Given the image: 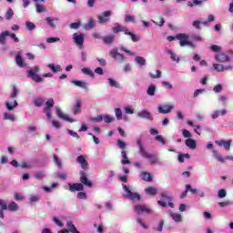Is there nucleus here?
<instances>
[{"label": "nucleus", "instance_id": "obj_1", "mask_svg": "<svg viewBox=\"0 0 233 233\" xmlns=\"http://www.w3.org/2000/svg\"><path fill=\"white\" fill-rule=\"evenodd\" d=\"M175 37H177V39L179 41V46H181L182 47L188 46L193 49L196 48V45L193 42L189 41V35H187V34L181 33L175 35Z\"/></svg>", "mask_w": 233, "mask_h": 233}, {"label": "nucleus", "instance_id": "obj_2", "mask_svg": "<svg viewBox=\"0 0 233 233\" xmlns=\"http://www.w3.org/2000/svg\"><path fill=\"white\" fill-rule=\"evenodd\" d=\"M39 66H35L33 67V69H30L28 71V77L33 79V81H35V83H42L43 79L41 78V76H38V72H39Z\"/></svg>", "mask_w": 233, "mask_h": 233}, {"label": "nucleus", "instance_id": "obj_3", "mask_svg": "<svg viewBox=\"0 0 233 233\" xmlns=\"http://www.w3.org/2000/svg\"><path fill=\"white\" fill-rule=\"evenodd\" d=\"M134 211L137 213V215H143V214H147V215H151L153 213V210L148 208L147 206L145 205H136L134 207Z\"/></svg>", "mask_w": 233, "mask_h": 233}, {"label": "nucleus", "instance_id": "obj_4", "mask_svg": "<svg viewBox=\"0 0 233 233\" xmlns=\"http://www.w3.org/2000/svg\"><path fill=\"white\" fill-rule=\"evenodd\" d=\"M122 188H124V190L127 193V198H128L131 201H134L137 199V201H141V196L137 193H133L131 190H129V187L125 185L122 184Z\"/></svg>", "mask_w": 233, "mask_h": 233}, {"label": "nucleus", "instance_id": "obj_5", "mask_svg": "<svg viewBox=\"0 0 233 233\" xmlns=\"http://www.w3.org/2000/svg\"><path fill=\"white\" fill-rule=\"evenodd\" d=\"M112 15L111 11H105L102 13L101 15H97V20L98 23H100L101 25H105L106 23H109L110 21V15Z\"/></svg>", "mask_w": 233, "mask_h": 233}, {"label": "nucleus", "instance_id": "obj_6", "mask_svg": "<svg viewBox=\"0 0 233 233\" xmlns=\"http://www.w3.org/2000/svg\"><path fill=\"white\" fill-rule=\"evenodd\" d=\"M80 181H81V185L86 186L87 187H92V182L86 177V171L80 172Z\"/></svg>", "mask_w": 233, "mask_h": 233}, {"label": "nucleus", "instance_id": "obj_7", "mask_svg": "<svg viewBox=\"0 0 233 233\" xmlns=\"http://www.w3.org/2000/svg\"><path fill=\"white\" fill-rule=\"evenodd\" d=\"M110 56L115 58L116 61H119L120 63H123L125 61L124 55L119 54L117 48L110 51Z\"/></svg>", "mask_w": 233, "mask_h": 233}, {"label": "nucleus", "instance_id": "obj_8", "mask_svg": "<svg viewBox=\"0 0 233 233\" xmlns=\"http://www.w3.org/2000/svg\"><path fill=\"white\" fill-rule=\"evenodd\" d=\"M76 162L80 164L83 170H88L89 163L86 161L85 156L81 155L77 157Z\"/></svg>", "mask_w": 233, "mask_h": 233}, {"label": "nucleus", "instance_id": "obj_9", "mask_svg": "<svg viewBox=\"0 0 233 233\" xmlns=\"http://www.w3.org/2000/svg\"><path fill=\"white\" fill-rule=\"evenodd\" d=\"M216 145L219 147H224L225 150L229 151L230 147L232 146V140H216Z\"/></svg>", "mask_w": 233, "mask_h": 233}, {"label": "nucleus", "instance_id": "obj_10", "mask_svg": "<svg viewBox=\"0 0 233 233\" xmlns=\"http://www.w3.org/2000/svg\"><path fill=\"white\" fill-rule=\"evenodd\" d=\"M56 115L60 119H64L65 121L68 122V123H76V120L67 116V115H66L65 113L62 112V110L60 108L56 109Z\"/></svg>", "mask_w": 233, "mask_h": 233}, {"label": "nucleus", "instance_id": "obj_11", "mask_svg": "<svg viewBox=\"0 0 233 233\" xmlns=\"http://www.w3.org/2000/svg\"><path fill=\"white\" fill-rule=\"evenodd\" d=\"M137 146H138L139 154L141 155V157H147L151 155V154H148V152L147 150H145V147H144V146L142 144V139L141 138H138L137 140Z\"/></svg>", "mask_w": 233, "mask_h": 233}, {"label": "nucleus", "instance_id": "obj_12", "mask_svg": "<svg viewBox=\"0 0 233 233\" xmlns=\"http://www.w3.org/2000/svg\"><path fill=\"white\" fill-rule=\"evenodd\" d=\"M69 191L72 193H75L76 191H84V185L81 183H74V184H68Z\"/></svg>", "mask_w": 233, "mask_h": 233}, {"label": "nucleus", "instance_id": "obj_13", "mask_svg": "<svg viewBox=\"0 0 233 233\" xmlns=\"http://www.w3.org/2000/svg\"><path fill=\"white\" fill-rule=\"evenodd\" d=\"M73 39H74V43L76 44L77 46H84V42H85V36L84 35H77L76 33H75L73 35Z\"/></svg>", "mask_w": 233, "mask_h": 233}, {"label": "nucleus", "instance_id": "obj_14", "mask_svg": "<svg viewBox=\"0 0 233 233\" xmlns=\"http://www.w3.org/2000/svg\"><path fill=\"white\" fill-rule=\"evenodd\" d=\"M112 32L114 34H118L120 32H124V34L126 35L127 33H128V28L126 26L121 25L120 24H116L115 27H112Z\"/></svg>", "mask_w": 233, "mask_h": 233}, {"label": "nucleus", "instance_id": "obj_15", "mask_svg": "<svg viewBox=\"0 0 233 233\" xmlns=\"http://www.w3.org/2000/svg\"><path fill=\"white\" fill-rule=\"evenodd\" d=\"M213 68L218 73L224 72L226 70H229L233 68V66H223L220 64H213Z\"/></svg>", "mask_w": 233, "mask_h": 233}, {"label": "nucleus", "instance_id": "obj_16", "mask_svg": "<svg viewBox=\"0 0 233 233\" xmlns=\"http://www.w3.org/2000/svg\"><path fill=\"white\" fill-rule=\"evenodd\" d=\"M172 109H173V106L171 105H163L158 106L159 114H163V115L170 113Z\"/></svg>", "mask_w": 233, "mask_h": 233}, {"label": "nucleus", "instance_id": "obj_17", "mask_svg": "<svg viewBox=\"0 0 233 233\" xmlns=\"http://www.w3.org/2000/svg\"><path fill=\"white\" fill-rule=\"evenodd\" d=\"M81 100L77 99L76 101H75V106L73 107V114L74 116L79 115L81 113Z\"/></svg>", "mask_w": 233, "mask_h": 233}, {"label": "nucleus", "instance_id": "obj_18", "mask_svg": "<svg viewBox=\"0 0 233 233\" xmlns=\"http://www.w3.org/2000/svg\"><path fill=\"white\" fill-rule=\"evenodd\" d=\"M140 177L143 181H146V182H152L153 181V177L151 176V173L147 172V171L141 172Z\"/></svg>", "mask_w": 233, "mask_h": 233}, {"label": "nucleus", "instance_id": "obj_19", "mask_svg": "<svg viewBox=\"0 0 233 233\" xmlns=\"http://www.w3.org/2000/svg\"><path fill=\"white\" fill-rule=\"evenodd\" d=\"M215 59H216V61L220 62V63L228 62L230 60L229 56L228 55H224V54L216 55Z\"/></svg>", "mask_w": 233, "mask_h": 233}, {"label": "nucleus", "instance_id": "obj_20", "mask_svg": "<svg viewBox=\"0 0 233 233\" xmlns=\"http://www.w3.org/2000/svg\"><path fill=\"white\" fill-rule=\"evenodd\" d=\"M15 64L21 68L26 67L27 64L24 62L23 57L21 55H16L15 56Z\"/></svg>", "mask_w": 233, "mask_h": 233}, {"label": "nucleus", "instance_id": "obj_21", "mask_svg": "<svg viewBox=\"0 0 233 233\" xmlns=\"http://www.w3.org/2000/svg\"><path fill=\"white\" fill-rule=\"evenodd\" d=\"M138 116L140 118L147 119L150 121L153 120V116H152L151 113H149L147 110H143V111H141V113H138Z\"/></svg>", "mask_w": 233, "mask_h": 233}, {"label": "nucleus", "instance_id": "obj_22", "mask_svg": "<svg viewBox=\"0 0 233 233\" xmlns=\"http://www.w3.org/2000/svg\"><path fill=\"white\" fill-rule=\"evenodd\" d=\"M72 85H75L78 87H81V88H84V89H86L87 88V86H86V82L85 81H81V80H73L71 81Z\"/></svg>", "mask_w": 233, "mask_h": 233}, {"label": "nucleus", "instance_id": "obj_23", "mask_svg": "<svg viewBox=\"0 0 233 233\" xmlns=\"http://www.w3.org/2000/svg\"><path fill=\"white\" fill-rule=\"evenodd\" d=\"M102 40H103V43H105L106 45H111L115 40V36L114 35H106V36H103Z\"/></svg>", "mask_w": 233, "mask_h": 233}, {"label": "nucleus", "instance_id": "obj_24", "mask_svg": "<svg viewBox=\"0 0 233 233\" xmlns=\"http://www.w3.org/2000/svg\"><path fill=\"white\" fill-rule=\"evenodd\" d=\"M145 193L148 194L149 196H156L157 189L156 187L149 186L147 188H145Z\"/></svg>", "mask_w": 233, "mask_h": 233}, {"label": "nucleus", "instance_id": "obj_25", "mask_svg": "<svg viewBox=\"0 0 233 233\" xmlns=\"http://www.w3.org/2000/svg\"><path fill=\"white\" fill-rule=\"evenodd\" d=\"M121 157H122V159H121L122 165H129L130 164L127 151H125V150L121 151Z\"/></svg>", "mask_w": 233, "mask_h": 233}, {"label": "nucleus", "instance_id": "obj_26", "mask_svg": "<svg viewBox=\"0 0 233 233\" xmlns=\"http://www.w3.org/2000/svg\"><path fill=\"white\" fill-rule=\"evenodd\" d=\"M125 35H129L131 37V41H133V42H138L141 40V35H135L133 32L128 31Z\"/></svg>", "mask_w": 233, "mask_h": 233}, {"label": "nucleus", "instance_id": "obj_27", "mask_svg": "<svg viewBox=\"0 0 233 233\" xmlns=\"http://www.w3.org/2000/svg\"><path fill=\"white\" fill-rule=\"evenodd\" d=\"M48 68H50V70H52L53 73H60L62 72V68L60 65L55 66L54 64H49Z\"/></svg>", "mask_w": 233, "mask_h": 233}, {"label": "nucleus", "instance_id": "obj_28", "mask_svg": "<svg viewBox=\"0 0 233 233\" xmlns=\"http://www.w3.org/2000/svg\"><path fill=\"white\" fill-rule=\"evenodd\" d=\"M145 158H148L150 165H156L158 163V158H157V155H148V156L145 157Z\"/></svg>", "mask_w": 233, "mask_h": 233}, {"label": "nucleus", "instance_id": "obj_29", "mask_svg": "<svg viewBox=\"0 0 233 233\" xmlns=\"http://www.w3.org/2000/svg\"><path fill=\"white\" fill-rule=\"evenodd\" d=\"M165 53L171 56L172 61H177V63L180 62V58L177 57V55L175 53H173V51L171 49H166Z\"/></svg>", "mask_w": 233, "mask_h": 233}, {"label": "nucleus", "instance_id": "obj_30", "mask_svg": "<svg viewBox=\"0 0 233 233\" xmlns=\"http://www.w3.org/2000/svg\"><path fill=\"white\" fill-rule=\"evenodd\" d=\"M14 104V105H12ZM18 106V103L17 101H14V103H11L9 101H6L5 102V107L8 111H13L15 107H17Z\"/></svg>", "mask_w": 233, "mask_h": 233}, {"label": "nucleus", "instance_id": "obj_31", "mask_svg": "<svg viewBox=\"0 0 233 233\" xmlns=\"http://www.w3.org/2000/svg\"><path fill=\"white\" fill-rule=\"evenodd\" d=\"M153 23L157 26H163V25H164V23H166V21L164 20L162 15H157V16H156V21H153Z\"/></svg>", "mask_w": 233, "mask_h": 233}, {"label": "nucleus", "instance_id": "obj_32", "mask_svg": "<svg viewBox=\"0 0 233 233\" xmlns=\"http://www.w3.org/2000/svg\"><path fill=\"white\" fill-rule=\"evenodd\" d=\"M55 21H58L57 18H52L50 16L48 17H46V22H47L48 25L52 28H56V25L54 24Z\"/></svg>", "mask_w": 233, "mask_h": 233}, {"label": "nucleus", "instance_id": "obj_33", "mask_svg": "<svg viewBox=\"0 0 233 233\" xmlns=\"http://www.w3.org/2000/svg\"><path fill=\"white\" fill-rule=\"evenodd\" d=\"M68 230H70L71 233H80L75 225H73L72 221H67L66 223Z\"/></svg>", "mask_w": 233, "mask_h": 233}, {"label": "nucleus", "instance_id": "obj_34", "mask_svg": "<svg viewBox=\"0 0 233 233\" xmlns=\"http://www.w3.org/2000/svg\"><path fill=\"white\" fill-rule=\"evenodd\" d=\"M160 198H162L164 201H167V202H170L173 199L170 194H168L167 191L160 193Z\"/></svg>", "mask_w": 233, "mask_h": 233}, {"label": "nucleus", "instance_id": "obj_35", "mask_svg": "<svg viewBox=\"0 0 233 233\" xmlns=\"http://www.w3.org/2000/svg\"><path fill=\"white\" fill-rule=\"evenodd\" d=\"M186 145L190 149H196V141L194 139H191V138L187 139Z\"/></svg>", "mask_w": 233, "mask_h": 233}, {"label": "nucleus", "instance_id": "obj_36", "mask_svg": "<svg viewBox=\"0 0 233 233\" xmlns=\"http://www.w3.org/2000/svg\"><path fill=\"white\" fill-rule=\"evenodd\" d=\"M35 11L38 14H42L46 11V5H44L42 4H35Z\"/></svg>", "mask_w": 233, "mask_h": 233}, {"label": "nucleus", "instance_id": "obj_37", "mask_svg": "<svg viewBox=\"0 0 233 233\" xmlns=\"http://www.w3.org/2000/svg\"><path fill=\"white\" fill-rule=\"evenodd\" d=\"M213 157H215L218 160V162H225V158L216 150H213Z\"/></svg>", "mask_w": 233, "mask_h": 233}, {"label": "nucleus", "instance_id": "obj_38", "mask_svg": "<svg viewBox=\"0 0 233 233\" xmlns=\"http://www.w3.org/2000/svg\"><path fill=\"white\" fill-rule=\"evenodd\" d=\"M169 216L173 218V220H174L175 222L179 223V222L182 221V217H181L180 214L171 213V214H169Z\"/></svg>", "mask_w": 233, "mask_h": 233}, {"label": "nucleus", "instance_id": "obj_39", "mask_svg": "<svg viewBox=\"0 0 233 233\" xmlns=\"http://www.w3.org/2000/svg\"><path fill=\"white\" fill-rule=\"evenodd\" d=\"M9 35H10L9 31L2 32V34L0 35V44L1 45H5V37L8 36Z\"/></svg>", "mask_w": 233, "mask_h": 233}, {"label": "nucleus", "instance_id": "obj_40", "mask_svg": "<svg viewBox=\"0 0 233 233\" xmlns=\"http://www.w3.org/2000/svg\"><path fill=\"white\" fill-rule=\"evenodd\" d=\"M7 209L10 210V212H15L18 210V206L15 202H11L8 206H7Z\"/></svg>", "mask_w": 233, "mask_h": 233}, {"label": "nucleus", "instance_id": "obj_41", "mask_svg": "<svg viewBox=\"0 0 233 233\" xmlns=\"http://www.w3.org/2000/svg\"><path fill=\"white\" fill-rule=\"evenodd\" d=\"M54 100L53 98L48 99V101H46V107L44 110H51L52 107H54Z\"/></svg>", "mask_w": 233, "mask_h": 233}, {"label": "nucleus", "instance_id": "obj_42", "mask_svg": "<svg viewBox=\"0 0 233 233\" xmlns=\"http://www.w3.org/2000/svg\"><path fill=\"white\" fill-rule=\"evenodd\" d=\"M82 73H83L84 75L88 76L95 77L94 72H93L91 69H89L88 67H84V68L82 69Z\"/></svg>", "mask_w": 233, "mask_h": 233}, {"label": "nucleus", "instance_id": "obj_43", "mask_svg": "<svg viewBox=\"0 0 233 233\" xmlns=\"http://www.w3.org/2000/svg\"><path fill=\"white\" fill-rule=\"evenodd\" d=\"M41 199V196L39 195H32L29 198V203L33 204V203H36Z\"/></svg>", "mask_w": 233, "mask_h": 233}, {"label": "nucleus", "instance_id": "obj_44", "mask_svg": "<svg viewBox=\"0 0 233 233\" xmlns=\"http://www.w3.org/2000/svg\"><path fill=\"white\" fill-rule=\"evenodd\" d=\"M135 61L140 66L147 65V60H145V58H143L142 56H136Z\"/></svg>", "mask_w": 233, "mask_h": 233}, {"label": "nucleus", "instance_id": "obj_45", "mask_svg": "<svg viewBox=\"0 0 233 233\" xmlns=\"http://www.w3.org/2000/svg\"><path fill=\"white\" fill-rule=\"evenodd\" d=\"M25 26H26V29L29 31H33L36 29L35 24L29 21L25 22Z\"/></svg>", "mask_w": 233, "mask_h": 233}, {"label": "nucleus", "instance_id": "obj_46", "mask_svg": "<svg viewBox=\"0 0 233 233\" xmlns=\"http://www.w3.org/2000/svg\"><path fill=\"white\" fill-rule=\"evenodd\" d=\"M151 79H157L162 76V72L160 70H156V74H149Z\"/></svg>", "mask_w": 233, "mask_h": 233}, {"label": "nucleus", "instance_id": "obj_47", "mask_svg": "<svg viewBox=\"0 0 233 233\" xmlns=\"http://www.w3.org/2000/svg\"><path fill=\"white\" fill-rule=\"evenodd\" d=\"M95 27V22L94 20H90L88 21L87 24L84 25V28H86V30H91Z\"/></svg>", "mask_w": 233, "mask_h": 233}, {"label": "nucleus", "instance_id": "obj_48", "mask_svg": "<svg viewBox=\"0 0 233 233\" xmlns=\"http://www.w3.org/2000/svg\"><path fill=\"white\" fill-rule=\"evenodd\" d=\"M115 114H116V117L117 120L123 119V112L121 111L120 108H116L115 109Z\"/></svg>", "mask_w": 233, "mask_h": 233}, {"label": "nucleus", "instance_id": "obj_49", "mask_svg": "<svg viewBox=\"0 0 233 233\" xmlns=\"http://www.w3.org/2000/svg\"><path fill=\"white\" fill-rule=\"evenodd\" d=\"M185 157L187 158V159H189V158H190V155H189V154H181V155H178V157H177L178 162H180V163L185 162Z\"/></svg>", "mask_w": 233, "mask_h": 233}, {"label": "nucleus", "instance_id": "obj_50", "mask_svg": "<svg viewBox=\"0 0 233 233\" xmlns=\"http://www.w3.org/2000/svg\"><path fill=\"white\" fill-rule=\"evenodd\" d=\"M53 159H54V162L55 164H56V166L61 168L62 167V161L60 158H58V156L57 155H53Z\"/></svg>", "mask_w": 233, "mask_h": 233}, {"label": "nucleus", "instance_id": "obj_51", "mask_svg": "<svg viewBox=\"0 0 233 233\" xmlns=\"http://www.w3.org/2000/svg\"><path fill=\"white\" fill-rule=\"evenodd\" d=\"M14 15V11L12 9V7H9V9H7L6 13H5V18L6 20H10L13 18Z\"/></svg>", "mask_w": 233, "mask_h": 233}, {"label": "nucleus", "instance_id": "obj_52", "mask_svg": "<svg viewBox=\"0 0 233 233\" xmlns=\"http://www.w3.org/2000/svg\"><path fill=\"white\" fill-rule=\"evenodd\" d=\"M147 95L148 96H155L156 95V86H149L147 89Z\"/></svg>", "mask_w": 233, "mask_h": 233}, {"label": "nucleus", "instance_id": "obj_53", "mask_svg": "<svg viewBox=\"0 0 233 233\" xmlns=\"http://www.w3.org/2000/svg\"><path fill=\"white\" fill-rule=\"evenodd\" d=\"M80 26H81L80 20H78V22H76V23H72L71 25H69V28H71L73 30H77V29H79Z\"/></svg>", "mask_w": 233, "mask_h": 233}, {"label": "nucleus", "instance_id": "obj_54", "mask_svg": "<svg viewBox=\"0 0 233 233\" xmlns=\"http://www.w3.org/2000/svg\"><path fill=\"white\" fill-rule=\"evenodd\" d=\"M125 22L127 23H137L134 15H127L125 17Z\"/></svg>", "mask_w": 233, "mask_h": 233}, {"label": "nucleus", "instance_id": "obj_55", "mask_svg": "<svg viewBox=\"0 0 233 233\" xmlns=\"http://www.w3.org/2000/svg\"><path fill=\"white\" fill-rule=\"evenodd\" d=\"M17 95H18V89L15 86H14V87H12V93L10 95V97L15 98V97H17Z\"/></svg>", "mask_w": 233, "mask_h": 233}, {"label": "nucleus", "instance_id": "obj_56", "mask_svg": "<svg viewBox=\"0 0 233 233\" xmlns=\"http://www.w3.org/2000/svg\"><path fill=\"white\" fill-rule=\"evenodd\" d=\"M116 145L122 150H125V148H127V143H125V141H123V140H117Z\"/></svg>", "mask_w": 233, "mask_h": 233}, {"label": "nucleus", "instance_id": "obj_57", "mask_svg": "<svg viewBox=\"0 0 233 233\" xmlns=\"http://www.w3.org/2000/svg\"><path fill=\"white\" fill-rule=\"evenodd\" d=\"M107 81H108L109 86H110L111 87H116V88H118V87H119L118 83L116 82L113 78H108Z\"/></svg>", "mask_w": 233, "mask_h": 233}, {"label": "nucleus", "instance_id": "obj_58", "mask_svg": "<svg viewBox=\"0 0 233 233\" xmlns=\"http://www.w3.org/2000/svg\"><path fill=\"white\" fill-rule=\"evenodd\" d=\"M4 119L10 120V121L14 122L15 121V116L10 113H5L4 114Z\"/></svg>", "mask_w": 233, "mask_h": 233}, {"label": "nucleus", "instance_id": "obj_59", "mask_svg": "<svg viewBox=\"0 0 233 233\" xmlns=\"http://www.w3.org/2000/svg\"><path fill=\"white\" fill-rule=\"evenodd\" d=\"M201 4V0H193V2H188L187 6L194 7L199 5Z\"/></svg>", "mask_w": 233, "mask_h": 233}, {"label": "nucleus", "instance_id": "obj_60", "mask_svg": "<svg viewBox=\"0 0 233 233\" xmlns=\"http://www.w3.org/2000/svg\"><path fill=\"white\" fill-rule=\"evenodd\" d=\"M103 120H105V123H112L114 121V117L109 115H106L103 116Z\"/></svg>", "mask_w": 233, "mask_h": 233}, {"label": "nucleus", "instance_id": "obj_61", "mask_svg": "<svg viewBox=\"0 0 233 233\" xmlns=\"http://www.w3.org/2000/svg\"><path fill=\"white\" fill-rule=\"evenodd\" d=\"M34 104L36 107H41L44 104V101L42 98H37L34 101Z\"/></svg>", "mask_w": 233, "mask_h": 233}, {"label": "nucleus", "instance_id": "obj_62", "mask_svg": "<svg viewBox=\"0 0 233 233\" xmlns=\"http://www.w3.org/2000/svg\"><path fill=\"white\" fill-rule=\"evenodd\" d=\"M227 194L228 193L226 192L225 189H220L219 192H218V198H226Z\"/></svg>", "mask_w": 233, "mask_h": 233}, {"label": "nucleus", "instance_id": "obj_63", "mask_svg": "<svg viewBox=\"0 0 233 233\" xmlns=\"http://www.w3.org/2000/svg\"><path fill=\"white\" fill-rule=\"evenodd\" d=\"M210 50L215 53H219L221 51V47L216 45L210 46Z\"/></svg>", "mask_w": 233, "mask_h": 233}, {"label": "nucleus", "instance_id": "obj_64", "mask_svg": "<svg viewBox=\"0 0 233 233\" xmlns=\"http://www.w3.org/2000/svg\"><path fill=\"white\" fill-rule=\"evenodd\" d=\"M46 41L49 44H53L55 42L60 41V38H58V37H48L47 39H46Z\"/></svg>", "mask_w": 233, "mask_h": 233}]
</instances>
